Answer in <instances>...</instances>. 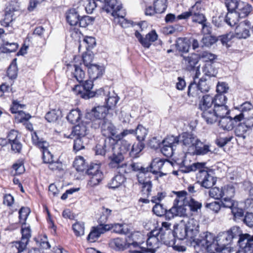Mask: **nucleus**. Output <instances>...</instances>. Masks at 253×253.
I'll return each instance as SVG.
<instances>
[{
	"label": "nucleus",
	"instance_id": "f257e3e1",
	"mask_svg": "<svg viewBox=\"0 0 253 253\" xmlns=\"http://www.w3.org/2000/svg\"><path fill=\"white\" fill-rule=\"evenodd\" d=\"M204 248L209 253H220L237 240L240 249L236 253H253V235L242 234L239 227H233L227 231L219 233L216 237L207 232L204 236ZM201 243V241L200 243Z\"/></svg>",
	"mask_w": 253,
	"mask_h": 253
},
{
	"label": "nucleus",
	"instance_id": "f03ea898",
	"mask_svg": "<svg viewBox=\"0 0 253 253\" xmlns=\"http://www.w3.org/2000/svg\"><path fill=\"white\" fill-rule=\"evenodd\" d=\"M227 100L226 96L222 94L203 96L199 103V109L202 112V116L208 124H212L216 122L217 116L229 113V110L226 105Z\"/></svg>",
	"mask_w": 253,
	"mask_h": 253
},
{
	"label": "nucleus",
	"instance_id": "7ed1b4c3",
	"mask_svg": "<svg viewBox=\"0 0 253 253\" xmlns=\"http://www.w3.org/2000/svg\"><path fill=\"white\" fill-rule=\"evenodd\" d=\"M170 223L163 222L161 227L150 232L146 241L147 246L156 249L159 246L158 243L160 242L168 246L172 247L175 251H185V247L175 244L176 238L173 231L170 228Z\"/></svg>",
	"mask_w": 253,
	"mask_h": 253
},
{
	"label": "nucleus",
	"instance_id": "20e7f679",
	"mask_svg": "<svg viewBox=\"0 0 253 253\" xmlns=\"http://www.w3.org/2000/svg\"><path fill=\"white\" fill-rule=\"evenodd\" d=\"M186 229H187L188 236H190V241L191 243H194L195 247L196 245L197 246L204 247V243L203 242L200 243L201 241L204 240L205 237H204L207 232H203L199 235L197 238V235L199 233V224L198 221L194 219L193 218H189L185 225Z\"/></svg>",
	"mask_w": 253,
	"mask_h": 253
},
{
	"label": "nucleus",
	"instance_id": "39448f33",
	"mask_svg": "<svg viewBox=\"0 0 253 253\" xmlns=\"http://www.w3.org/2000/svg\"><path fill=\"white\" fill-rule=\"evenodd\" d=\"M137 237L138 233H132L127 237L126 245L130 249L129 253H155L156 250L155 248L147 245V248L143 247L142 245L144 242L138 241Z\"/></svg>",
	"mask_w": 253,
	"mask_h": 253
},
{
	"label": "nucleus",
	"instance_id": "423d86ee",
	"mask_svg": "<svg viewBox=\"0 0 253 253\" xmlns=\"http://www.w3.org/2000/svg\"><path fill=\"white\" fill-rule=\"evenodd\" d=\"M97 121L94 124L92 128L95 129H100L101 134L106 137L107 140L110 141L112 139L113 136H115L117 133V129L112 121L106 119L98 122Z\"/></svg>",
	"mask_w": 253,
	"mask_h": 253
},
{
	"label": "nucleus",
	"instance_id": "0eeeda50",
	"mask_svg": "<svg viewBox=\"0 0 253 253\" xmlns=\"http://www.w3.org/2000/svg\"><path fill=\"white\" fill-rule=\"evenodd\" d=\"M174 138L176 144H181L183 149L188 154L194 149V146L198 139L196 135L188 132H184L178 136H174Z\"/></svg>",
	"mask_w": 253,
	"mask_h": 253
},
{
	"label": "nucleus",
	"instance_id": "6e6552de",
	"mask_svg": "<svg viewBox=\"0 0 253 253\" xmlns=\"http://www.w3.org/2000/svg\"><path fill=\"white\" fill-rule=\"evenodd\" d=\"M93 86V81L90 79L85 81L82 85H75L73 90L77 95L86 99L94 97V93L91 90Z\"/></svg>",
	"mask_w": 253,
	"mask_h": 253
},
{
	"label": "nucleus",
	"instance_id": "1a4fd4ad",
	"mask_svg": "<svg viewBox=\"0 0 253 253\" xmlns=\"http://www.w3.org/2000/svg\"><path fill=\"white\" fill-rule=\"evenodd\" d=\"M108 108L105 106H98L94 107L87 115V117L89 118L91 122L90 126L94 127V124L97 121H101L107 119L106 116L108 114Z\"/></svg>",
	"mask_w": 253,
	"mask_h": 253
},
{
	"label": "nucleus",
	"instance_id": "9d476101",
	"mask_svg": "<svg viewBox=\"0 0 253 253\" xmlns=\"http://www.w3.org/2000/svg\"><path fill=\"white\" fill-rule=\"evenodd\" d=\"M208 168L205 167L197 174V178L199 179L201 185L207 189L212 187L216 183V179L209 173L207 170Z\"/></svg>",
	"mask_w": 253,
	"mask_h": 253
},
{
	"label": "nucleus",
	"instance_id": "9b49d317",
	"mask_svg": "<svg viewBox=\"0 0 253 253\" xmlns=\"http://www.w3.org/2000/svg\"><path fill=\"white\" fill-rule=\"evenodd\" d=\"M252 24L248 20H245L239 23L235 30V35L237 39H246L251 36Z\"/></svg>",
	"mask_w": 253,
	"mask_h": 253
},
{
	"label": "nucleus",
	"instance_id": "f8f14e48",
	"mask_svg": "<svg viewBox=\"0 0 253 253\" xmlns=\"http://www.w3.org/2000/svg\"><path fill=\"white\" fill-rule=\"evenodd\" d=\"M174 136H171L166 138L161 144V151L167 157H170L173 154V147L177 144L175 142Z\"/></svg>",
	"mask_w": 253,
	"mask_h": 253
},
{
	"label": "nucleus",
	"instance_id": "ddd939ff",
	"mask_svg": "<svg viewBox=\"0 0 253 253\" xmlns=\"http://www.w3.org/2000/svg\"><path fill=\"white\" fill-rule=\"evenodd\" d=\"M135 36L142 45L147 48H149L151 45V42H154L158 39V35L154 30L147 34L145 38H143L141 34L136 30L135 32Z\"/></svg>",
	"mask_w": 253,
	"mask_h": 253
},
{
	"label": "nucleus",
	"instance_id": "4468645a",
	"mask_svg": "<svg viewBox=\"0 0 253 253\" xmlns=\"http://www.w3.org/2000/svg\"><path fill=\"white\" fill-rule=\"evenodd\" d=\"M193 14L191 18L192 22L196 24L202 25L207 20L205 14L202 13L201 4L200 2H196L193 5Z\"/></svg>",
	"mask_w": 253,
	"mask_h": 253
},
{
	"label": "nucleus",
	"instance_id": "2eb2a0df",
	"mask_svg": "<svg viewBox=\"0 0 253 253\" xmlns=\"http://www.w3.org/2000/svg\"><path fill=\"white\" fill-rule=\"evenodd\" d=\"M218 121V125L224 130H231L239 122L234 120V117H226V115L217 116L216 122Z\"/></svg>",
	"mask_w": 253,
	"mask_h": 253
},
{
	"label": "nucleus",
	"instance_id": "dca6fc26",
	"mask_svg": "<svg viewBox=\"0 0 253 253\" xmlns=\"http://www.w3.org/2000/svg\"><path fill=\"white\" fill-rule=\"evenodd\" d=\"M186 206V205L183 204H178V205L173 204L172 207L168 211V219H170L176 216H187Z\"/></svg>",
	"mask_w": 253,
	"mask_h": 253
},
{
	"label": "nucleus",
	"instance_id": "f3484780",
	"mask_svg": "<svg viewBox=\"0 0 253 253\" xmlns=\"http://www.w3.org/2000/svg\"><path fill=\"white\" fill-rule=\"evenodd\" d=\"M103 3L102 9L107 13L112 12V15L120 11L122 8L121 4L117 0H96Z\"/></svg>",
	"mask_w": 253,
	"mask_h": 253
},
{
	"label": "nucleus",
	"instance_id": "a211bd4d",
	"mask_svg": "<svg viewBox=\"0 0 253 253\" xmlns=\"http://www.w3.org/2000/svg\"><path fill=\"white\" fill-rule=\"evenodd\" d=\"M253 108L252 104L248 101L245 102L240 106L236 107L235 110L239 111L240 113L234 116V120L236 122H241L244 118L248 117V112Z\"/></svg>",
	"mask_w": 253,
	"mask_h": 253
},
{
	"label": "nucleus",
	"instance_id": "6ab92c4d",
	"mask_svg": "<svg viewBox=\"0 0 253 253\" xmlns=\"http://www.w3.org/2000/svg\"><path fill=\"white\" fill-rule=\"evenodd\" d=\"M210 147L209 145L204 143L198 138L190 155L191 156L206 155L211 151Z\"/></svg>",
	"mask_w": 253,
	"mask_h": 253
},
{
	"label": "nucleus",
	"instance_id": "aec40b11",
	"mask_svg": "<svg viewBox=\"0 0 253 253\" xmlns=\"http://www.w3.org/2000/svg\"><path fill=\"white\" fill-rule=\"evenodd\" d=\"M181 56L183 58L182 62L185 65L186 70L188 71L194 70L199 61L198 55L194 54L186 56L181 54Z\"/></svg>",
	"mask_w": 253,
	"mask_h": 253
},
{
	"label": "nucleus",
	"instance_id": "412c9836",
	"mask_svg": "<svg viewBox=\"0 0 253 253\" xmlns=\"http://www.w3.org/2000/svg\"><path fill=\"white\" fill-rule=\"evenodd\" d=\"M130 167L133 171L137 172V179H140V181H142L143 177H144V176H148V175H150V172H149L150 167L145 168L138 163H132Z\"/></svg>",
	"mask_w": 253,
	"mask_h": 253
},
{
	"label": "nucleus",
	"instance_id": "4be33fe9",
	"mask_svg": "<svg viewBox=\"0 0 253 253\" xmlns=\"http://www.w3.org/2000/svg\"><path fill=\"white\" fill-rule=\"evenodd\" d=\"M151 175H148V176L143 177L142 181L140 179H138V183L141 185V193L144 196L148 197L151 195L152 188V183L151 181Z\"/></svg>",
	"mask_w": 253,
	"mask_h": 253
},
{
	"label": "nucleus",
	"instance_id": "5701e85b",
	"mask_svg": "<svg viewBox=\"0 0 253 253\" xmlns=\"http://www.w3.org/2000/svg\"><path fill=\"white\" fill-rule=\"evenodd\" d=\"M87 68L89 77L92 80L100 78L104 73V67L97 64H93Z\"/></svg>",
	"mask_w": 253,
	"mask_h": 253
},
{
	"label": "nucleus",
	"instance_id": "b1692460",
	"mask_svg": "<svg viewBox=\"0 0 253 253\" xmlns=\"http://www.w3.org/2000/svg\"><path fill=\"white\" fill-rule=\"evenodd\" d=\"M200 91L195 81L191 82L188 86L187 96L191 102H196L200 98Z\"/></svg>",
	"mask_w": 253,
	"mask_h": 253
},
{
	"label": "nucleus",
	"instance_id": "393cba45",
	"mask_svg": "<svg viewBox=\"0 0 253 253\" xmlns=\"http://www.w3.org/2000/svg\"><path fill=\"white\" fill-rule=\"evenodd\" d=\"M16 10L12 5L7 6L5 9L4 18L0 21L1 25L4 27H8L9 24L13 20L14 12Z\"/></svg>",
	"mask_w": 253,
	"mask_h": 253
},
{
	"label": "nucleus",
	"instance_id": "a878e982",
	"mask_svg": "<svg viewBox=\"0 0 253 253\" xmlns=\"http://www.w3.org/2000/svg\"><path fill=\"white\" fill-rule=\"evenodd\" d=\"M176 47L177 50L183 53L189 51L191 41L187 38H178L176 42Z\"/></svg>",
	"mask_w": 253,
	"mask_h": 253
},
{
	"label": "nucleus",
	"instance_id": "bb28decb",
	"mask_svg": "<svg viewBox=\"0 0 253 253\" xmlns=\"http://www.w3.org/2000/svg\"><path fill=\"white\" fill-rule=\"evenodd\" d=\"M81 66V63H80L79 64H73V65L70 64L68 66V69H69L72 67L74 68V71L73 72V77L79 83L83 81L85 75V72Z\"/></svg>",
	"mask_w": 253,
	"mask_h": 253
},
{
	"label": "nucleus",
	"instance_id": "cd10ccee",
	"mask_svg": "<svg viewBox=\"0 0 253 253\" xmlns=\"http://www.w3.org/2000/svg\"><path fill=\"white\" fill-rule=\"evenodd\" d=\"M126 178L124 175H115L108 183L107 187L109 189L115 190L120 187L126 181Z\"/></svg>",
	"mask_w": 253,
	"mask_h": 253
},
{
	"label": "nucleus",
	"instance_id": "c85d7f7f",
	"mask_svg": "<svg viewBox=\"0 0 253 253\" xmlns=\"http://www.w3.org/2000/svg\"><path fill=\"white\" fill-rule=\"evenodd\" d=\"M80 16L75 8L69 9L66 13L67 23L71 26H76L78 24Z\"/></svg>",
	"mask_w": 253,
	"mask_h": 253
},
{
	"label": "nucleus",
	"instance_id": "c756f323",
	"mask_svg": "<svg viewBox=\"0 0 253 253\" xmlns=\"http://www.w3.org/2000/svg\"><path fill=\"white\" fill-rule=\"evenodd\" d=\"M109 159L110 160L109 163V167L114 169L116 167H119V165L124 162V156L122 152L114 153L112 156L109 157Z\"/></svg>",
	"mask_w": 253,
	"mask_h": 253
},
{
	"label": "nucleus",
	"instance_id": "7c9ffc66",
	"mask_svg": "<svg viewBox=\"0 0 253 253\" xmlns=\"http://www.w3.org/2000/svg\"><path fill=\"white\" fill-rule=\"evenodd\" d=\"M87 127L83 124L75 126L72 131L71 136L73 137L84 138L87 134Z\"/></svg>",
	"mask_w": 253,
	"mask_h": 253
},
{
	"label": "nucleus",
	"instance_id": "2f4dec72",
	"mask_svg": "<svg viewBox=\"0 0 253 253\" xmlns=\"http://www.w3.org/2000/svg\"><path fill=\"white\" fill-rule=\"evenodd\" d=\"M166 162H168V161L162 159H154L151 164L148 166L150 168V169L149 170L150 175H151V173L157 174L158 170H160L162 169Z\"/></svg>",
	"mask_w": 253,
	"mask_h": 253
},
{
	"label": "nucleus",
	"instance_id": "473e14b6",
	"mask_svg": "<svg viewBox=\"0 0 253 253\" xmlns=\"http://www.w3.org/2000/svg\"><path fill=\"white\" fill-rule=\"evenodd\" d=\"M110 230L112 229L113 232L121 235H126L129 232L127 225L126 224L115 223L109 224Z\"/></svg>",
	"mask_w": 253,
	"mask_h": 253
},
{
	"label": "nucleus",
	"instance_id": "72a5a7b5",
	"mask_svg": "<svg viewBox=\"0 0 253 253\" xmlns=\"http://www.w3.org/2000/svg\"><path fill=\"white\" fill-rule=\"evenodd\" d=\"M173 231L176 239L183 240L186 238L190 240V236L185 225L177 226Z\"/></svg>",
	"mask_w": 253,
	"mask_h": 253
},
{
	"label": "nucleus",
	"instance_id": "f704fd0d",
	"mask_svg": "<svg viewBox=\"0 0 253 253\" xmlns=\"http://www.w3.org/2000/svg\"><path fill=\"white\" fill-rule=\"evenodd\" d=\"M82 117L81 111L78 109H72L66 117L67 120L72 124L79 122Z\"/></svg>",
	"mask_w": 253,
	"mask_h": 253
},
{
	"label": "nucleus",
	"instance_id": "c9c22d12",
	"mask_svg": "<svg viewBox=\"0 0 253 253\" xmlns=\"http://www.w3.org/2000/svg\"><path fill=\"white\" fill-rule=\"evenodd\" d=\"M240 17L237 12H228L224 19L225 22L230 26L233 27L238 24Z\"/></svg>",
	"mask_w": 253,
	"mask_h": 253
},
{
	"label": "nucleus",
	"instance_id": "e433bc0d",
	"mask_svg": "<svg viewBox=\"0 0 253 253\" xmlns=\"http://www.w3.org/2000/svg\"><path fill=\"white\" fill-rule=\"evenodd\" d=\"M145 144L143 142H137L134 143L132 146L131 149L129 152V156L132 158H136L139 157V154L144 149Z\"/></svg>",
	"mask_w": 253,
	"mask_h": 253
},
{
	"label": "nucleus",
	"instance_id": "4c0bfd02",
	"mask_svg": "<svg viewBox=\"0 0 253 253\" xmlns=\"http://www.w3.org/2000/svg\"><path fill=\"white\" fill-rule=\"evenodd\" d=\"M176 195V198L174 200L173 204L178 205V204H183L186 205L187 202L189 199L187 197L188 193L186 191L182 190L179 191L174 192Z\"/></svg>",
	"mask_w": 253,
	"mask_h": 253
},
{
	"label": "nucleus",
	"instance_id": "58836bf2",
	"mask_svg": "<svg viewBox=\"0 0 253 253\" xmlns=\"http://www.w3.org/2000/svg\"><path fill=\"white\" fill-rule=\"evenodd\" d=\"M205 163H195L191 165L181 167V171L184 173H188L191 171H195L198 170L199 171L205 168Z\"/></svg>",
	"mask_w": 253,
	"mask_h": 253
},
{
	"label": "nucleus",
	"instance_id": "ea45409f",
	"mask_svg": "<svg viewBox=\"0 0 253 253\" xmlns=\"http://www.w3.org/2000/svg\"><path fill=\"white\" fill-rule=\"evenodd\" d=\"M18 47V44L16 42H3L1 47L0 48V52L7 53L14 52L16 51Z\"/></svg>",
	"mask_w": 253,
	"mask_h": 253
},
{
	"label": "nucleus",
	"instance_id": "a19ab883",
	"mask_svg": "<svg viewBox=\"0 0 253 253\" xmlns=\"http://www.w3.org/2000/svg\"><path fill=\"white\" fill-rule=\"evenodd\" d=\"M210 79L206 77L201 78L197 85L201 92H208L210 89Z\"/></svg>",
	"mask_w": 253,
	"mask_h": 253
},
{
	"label": "nucleus",
	"instance_id": "79ce46f5",
	"mask_svg": "<svg viewBox=\"0 0 253 253\" xmlns=\"http://www.w3.org/2000/svg\"><path fill=\"white\" fill-rule=\"evenodd\" d=\"M18 68L17 65V59L14 58L12 60L11 63L9 66L7 71V75L9 79L13 80L15 79L17 77Z\"/></svg>",
	"mask_w": 253,
	"mask_h": 253
},
{
	"label": "nucleus",
	"instance_id": "37998d69",
	"mask_svg": "<svg viewBox=\"0 0 253 253\" xmlns=\"http://www.w3.org/2000/svg\"><path fill=\"white\" fill-rule=\"evenodd\" d=\"M88 176L89 180L87 182V185L90 187H94L98 185L104 177L103 172H98V173Z\"/></svg>",
	"mask_w": 253,
	"mask_h": 253
},
{
	"label": "nucleus",
	"instance_id": "c03bdc74",
	"mask_svg": "<svg viewBox=\"0 0 253 253\" xmlns=\"http://www.w3.org/2000/svg\"><path fill=\"white\" fill-rule=\"evenodd\" d=\"M134 130L138 142H143L147 135L148 130L142 125H138Z\"/></svg>",
	"mask_w": 253,
	"mask_h": 253
},
{
	"label": "nucleus",
	"instance_id": "a18cd8bd",
	"mask_svg": "<svg viewBox=\"0 0 253 253\" xmlns=\"http://www.w3.org/2000/svg\"><path fill=\"white\" fill-rule=\"evenodd\" d=\"M152 211L154 214L158 216L165 215L166 218L168 219V211L164 205L160 203H155L153 207Z\"/></svg>",
	"mask_w": 253,
	"mask_h": 253
},
{
	"label": "nucleus",
	"instance_id": "49530a36",
	"mask_svg": "<svg viewBox=\"0 0 253 253\" xmlns=\"http://www.w3.org/2000/svg\"><path fill=\"white\" fill-rule=\"evenodd\" d=\"M203 70L206 77L209 78V79H210L211 77H215L217 74L216 69L213 67L211 63H206Z\"/></svg>",
	"mask_w": 253,
	"mask_h": 253
},
{
	"label": "nucleus",
	"instance_id": "de8ad7c7",
	"mask_svg": "<svg viewBox=\"0 0 253 253\" xmlns=\"http://www.w3.org/2000/svg\"><path fill=\"white\" fill-rule=\"evenodd\" d=\"M119 101V97L115 93H113L111 95L109 94L105 98V102L106 103V107L109 109L115 107Z\"/></svg>",
	"mask_w": 253,
	"mask_h": 253
},
{
	"label": "nucleus",
	"instance_id": "09e8293b",
	"mask_svg": "<svg viewBox=\"0 0 253 253\" xmlns=\"http://www.w3.org/2000/svg\"><path fill=\"white\" fill-rule=\"evenodd\" d=\"M252 10V7L251 5H245L242 3V6H239L238 10L236 11L240 18H243L248 16Z\"/></svg>",
	"mask_w": 253,
	"mask_h": 253
},
{
	"label": "nucleus",
	"instance_id": "8fccbe9b",
	"mask_svg": "<svg viewBox=\"0 0 253 253\" xmlns=\"http://www.w3.org/2000/svg\"><path fill=\"white\" fill-rule=\"evenodd\" d=\"M61 111L59 110L53 109L46 114L45 119L48 122H54L61 117Z\"/></svg>",
	"mask_w": 253,
	"mask_h": 253
},
{
	"label": "nucleus",
	"instance_id": "3c124183",
	"mask_svg": "<svg viewBox=\"0 0 253 253\" xmlns=\"http://www.w3.org/2000/svg\"><path fill=\"white\" fill-rule=\"evenodd\" d=\"M72 228L75 235L77 237L83 236L84 234V224L83 222H76L73 224Z\"/></svg>",
	"mask_w": 253,
	"mask_h": 253
},
{
	"label": "nucleus",
	"instance_id": "603ef678",
	"mask_svg": "<svg viewBox=\"0 0 253 253\" xmlns=\"http://www.w3.org/2000/svg\"><path fill=\"white\" fill-rule=\"evenodd\" d=\"M30 213V210L27 207H22L19 211V219L21 224L25 225L26 220Z\"/></svg>",
	"mask_w": 253,
	"mask_h": 253
},
{
	"label": "nucleus",
	"instance_id": "864d4df0",
	"mask_svg": "<svg viewBox=\"0 0 253 253\" xmlns=\"http://www.w3.org/2000/svg\"><path fill=\"white\" fill-rule=\"evenodd\" d=\"M225 3L228 12L237 11L239 6H242L239 0H226Z\"/></svg>",
	"mask_w": 253,
	"mask_h": 253
},
{
	"label": "nucleus",
	"instance_id": "5fc2aeb1",
	"mask_svg": "<svg viewBox=\"0 0 253 253\" xmlns=\"http://www.w3.org/2000/svg\"><path fill=\"white\" fill-rule=\"evenodd\" d=\"M197 55L199 59H202L204 62H206V63H213V60L216 58V56L215 54L208 51H203Z\"/></svg>",
	"mask_w": 253,
	"mask_h": 253
},
{
	"label": "nucleus",
	"instance_id": "6e6d98bb",
	"mask_svg": "<svg viewBox=\"0 0 253 253\" xmlns=\"http://www.w3.org/2000/svg\"><path fill=\"white\" fill-rule=\"evenodd\" d=\"M21 233L22 234L21 239L23 241L29 242L31 237V230L30 226L25 224V225L21 224Z\"/></svg>",
	"mask_w": 253,
	"mask_h": 253
},
{
	"label": "nucleus",
	"instance_id": "4d7b16f0",
	"mask_svg": "<svg viewBox=\"0 0 253 253\" xmlns=\"http://www.w3.org/2000/svg\"><path fill=\"white\" fill-rule=\"evenodd\" d=\"M217 41H218V39L215 36L211 35L204 36L201 40V43L202 44L201 46L210 47L215 43Z\"/></svg>",
	"mask_w": 253,
	"mask_h": 253
},
{
	"label": "nucleus",
	"instance_id": "13d9d810",
	"mask_svg": "<svg viewBox=\"0 0 253 253\" xmlns=\"http://www.w3.org/2000/svg\"><path fill=\"white\" fill-rule=\"evenodd\" d=\"M94 20V17L89 16H80L78 24L81 27L85 28L89 25L92 24Z\"/></svg>",
	"mask_w": 253,
	"mask_h": 253
},
{
	"label": "nucleus",
	"instance_id": "bf43d9fd",
	"mask_svg": "<svg viewBox=\"0 0 253 253\" xmlns=\"http://www.w3.org/2000/svg\"><path fill=\"white\" fill-rule=\"evenodd\" d=\"M187 206L190 208V211L193 212L197 211L198 210L201 209L202 203L199 202L192 198H189L188 201L186 202Z\"/></svg>",
	"mask_w": 253,
	"mask_h": 253
},
{
	"label": "nucleus",
	"instance_id": "052dcab7",
	"mask_svg": "<svg viewBox=\"0 0 253 253\" xmlns=\"http://www.w3.org/2000/svg\"><path fill=\"white\" fill-rule=\"evenodd\" d=\"M249 129L245 122L239 123L235 128V132L237 136L245 138L244 135Z\"/></svg>",
	"mask_w": 253,
	"mask_h": 253
},
{
	"label": "nucleus",
	"instance_id": "680f3d73",
	"mask_svg": "<svg viewBox=\"0 0 253 253\" xmlns=\"http://www.w3.org/2000/svg\"><path fill=\"white\" fill-rule=\"evenodd\" d=\"M231 212L233 215V219L235 221L240 220L242 221V219L245 215L244 211L243 209L240 208L235 206L234 208L232 209Z\"/></svg>",
	"mask_w": 253,
	"mask_h": 253
},
{
	"label": "nucleus",
	"instance_id": "e2e57ef3",
	"mask_svg": "<svg viewBox=\"0 0 253 253\" xmlns=\"http://www.w3.org/2000/svg\"><path fill=\"white\" fill-rule=\"evenodd\" d=\"M167 0H156L154 2V6L156 9V12L161 13L167 9Z\"/></svg>",
	"mask_w": 253,
	"mask_h": 253
},
{
	"label": "nucleus",
	"instance_id": "0e129e2a",
	"mask_svg": "<svg viewBox=\"0 0 253 253\" xmlns=\"http://www.w3.org/2000/svg\"><path fill=\"white\" fill-rule=\"evenodd\" d=\"M107 139H105L103 145L97 144L95 147V153L96 155L103 156L105 154L106 151L109 150L111 146L107 145Z\"/></svg>",
	"mask_w": 253,
	"mask_h": 253
},
{
	"label": "nucleus",
	"instance_id": "69168bd1",
	"mask_svg": "<svg viewBox=\"0 0 253 253\" xmlns=\"http://www.w3.org/2000/svg\"><path fill=\"white\" fill-rule=\"evenodd\" d=\"M112 211L108 208H106L104 207H102L101 214L100 217L98 218V223H106L109 217L111 215Z\"/></svg>",
	"mask_w": 253,
	"mask_h": 253
},
{
	"label": "nucleus",
	"instance_id": "338daca9",
	"mask_svg": "<svg viewBox=\"0 0 253 253\" xmlns=\"http://www.w3.org/2000/svg\"><path fill=\"white\" fill-rule=\"evenodd\" d=\"M223 198H232L235 194V188L232 185H227L222 187Z\"/></svg>",
	"mask_w": 253,
	"mask_h": 253
},
{
	"label": "nucleus",
	"instance_id": "774afa93",
	"mask_svg": "<svg viewBox=\"0 0 253 253\" xmlns=\"http://www.w3.org/2000/svg\"><path fill=\"white\" fill-rule=\"evenodd\" d=\"M223 193L222 192V187L220 189L218 187H215L212 188L209 191L210 197L215 199H220L223 198Z\"/></svg>",
	"mask_w": 253,
	"mask_h": 253
}]
</instances>
